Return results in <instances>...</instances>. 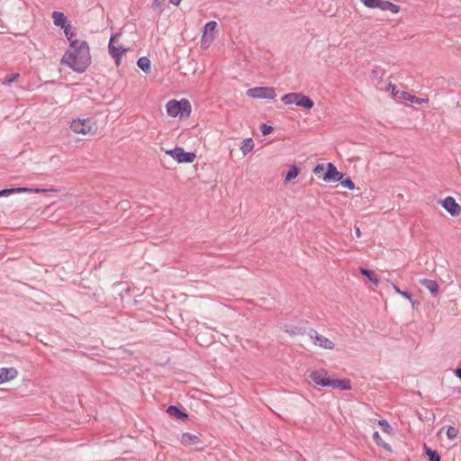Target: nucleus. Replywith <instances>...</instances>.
<instances>
[{
  "instance_id": "obj_1",
  "label": "nucleus",
  "mask_w": 461,
  "mask_h": 461,
  "mask_svg": "<svg viewBox=\"0 0 461 461\" xmlns=\"http://www.w3.org/2000/svg\"><path fill=\"white\" fill-rule=\"evenodd\" d=\"M61 59V64L69 67L77 73H83L91 64L89 46L86 41H82L76 47L70 48Z\"/></svg>"
},
{
  "instance_id": "obj_2",
  "label": "nucleus",
  "mask_w": 461,
  "mask_h": 461,
  "mask_svg": "<svg viewBox=\"0 0 461 461\" xmlns=\"http://www.w3.org/2000/svg\"><path fill=\"white\" fill-rule=\"evenodd\" d=\"M310 378L317 384L323 387L339 388L344 391L352 388L351 382L348 379H331L328 377V373L325 369L312 371L310 374Z\"/></svg>"
},
{
  "instance_id": "obj_3",
  "label": "nucleus",
  "mask_w": 461,
  "mask_h": 461,
  "mask_svg": "<svg viewBox=\"0 0 461 461\" xmlns=\"http://www.w3.org/2000/svg\"><path fill=\"white\" fill-rule=\"evenodd\" d=\"M167 113L171 117H188L191 113V104L188 100H170L166 105Z\"/></svg>"
},
{
  "instance_id": "obj_4",
  "label": "nucleus",
  "mask_w": 461,
  "mask_h": 461,
  "mask_svg": "<svg viewBox=\"0 0 461 461\" xmlns=\"http://www.w3.org/2000/svg\"><path fill=\"white\" fill-rule=\"evenodd\" d=\"M282 102L286 104H296L297 106L310 110L313 107L314 102L303 93H289L281 98Z\"/></svg>"
},
{
  "instance_id": "obj_5",
  "label": "nucleus",
  "mask_w": 461,
  "mask_h": 461,
  "mask_svg": "<svg viewBox=\"0 0 461 461\" xmlns=\"http://www.w3.org/2000/svg\"><path fill=\"white\" fill-rule=\"evenodd\" d=\"M247 95L252 98L267 100H273L276 96L275 88L271 86H257L249 88L247 91Z\"/></svg>"
},
{
  "instance_id": "obj_6",
  "label": "nucleus",
  "mask_w": 461,
  "mask_h": 461,
  "mask_svg": "<svg viewBox=\"0 0 461 461\" xmlns=\"http://www.w3.org/2000/svg\"><path fill=\"white\" fill-rule=\"evenodd\" d=\"M388 89L391 90L392 95L395 98H397V99L408 101V102H411L412 104H421L423 103H428L429 102V99L420 98V97H418L416 95H411L408 92L398 90L396 88V86L393 85L392 83H390L388 85Z\"/></svg>"
},
{
  "instance_id": "obj_7",
  "label": "nucleus",
  "mask_w": 461,
  "mask_h": 461,
  "mask_svg": "<svg viewBox=\"0 0 461 461\" xmlns=\"http://www.w3.org/2000/svg\"><path fill=\"white\" fill-rule=\"evenodd\" d=\"M95 125L91 119L74 120L70 124V129L76 133L86 134L94 133Z\"/></svg>"
},
{
  "instance_id": "obj_8",
  "label": "nucleus",
  "mask_w": 461,
  "mask_h": 461,
  "mask_svg": "<svg viewBox=\"0 0 461 461\" xmlns=\"http://www.w3.org/2000/svg\"><path fill=\"white\" fill-rule=\"evenodd\" d=\"M119 33L113 34L110 38L109 43H108V51L109 54L115 59L116 65H119L121 62V59L122 58V55L126 51V49H124L122 45L115 46L113 44L114 40L119 36Z\"/></svg>"
},
{
  "instance_id": "obj_9",
  "label": "nucleus",
  "mask_w": 461,
  "mask_h": 461,
  "mask_svg": "<svg viewBox=\"0 0 461 461\" xmlns=\"http://www.w3.org/2000/svg\"><path fill=\"white\" fill-rule=\"evenodd\" d=\"M308 335L314 345H317L325 349H333L335 348V344L331 340L319 334L314 330H311Z\"/></svg>"
},
{
  "instance_id": "obj_10",
  "label": "nucleus",
  "mask_w": 461,
  "mask_h": 461,
  "mask_svg": "<svg viewBox=\"0 0 461 461\" xmlns=\"http://www.w3.org/2000/svg\"><path fill=\"white\" fill-rule=\"evenodd\" d=\"M439 203L452 216H459L461 214V205L452 196L440 200Z\"/></svg>"
},
{
  "instance_id": "obj_11",
  "label": "nucleus",
  "mask_w": 461,
  "mask_h": 461,
  "mask_svg": "<svg viewBox=\"0 0 461 461\" xmlns=\"http://www.w3.org/2000/svg\"><path fill=\"white\" fill-rule=\"evenodd\" d=\"M196 158L194 152H186L183 148L176 147L173 158L178 163H193Z\"/></svg>"
},
{
  "instance_id": "obj_12",
  "label": "nucleus",
  "mask_w": 461,
  "mask_h": 461,
  "mask_svg": "<svg viewBox=\"0 0 461 461\" xmlns=\"http://www.w3.org/2000/svg\"><path fill=\"white\" fill-rule=\"evenodd\" d=\"M343 178V174L330 162L327 165V171L322 179L325 182H338Z\"/></svg>"
},
{
  "instance_id": "obj_13",
  "label": "nucleus",
  "mask_w": 461,
  "mask_h": 461,
  "mask_svg": "<svg viewBox=\"0 0 461 461\" xmlns=\"http://www.w3.org/2000/svg\"><path fill=\"white\" fill-rule=\"evenodd\" d=\"M18 376V371L14 367L0 368V384L14 380Z\"/></svg>"
},
{
  "instance_id": "obj_14",
  "label": "nucleus",
  "mask_w": 461,
  "mask_h": 461,
  "mask_svg": "<svg viewBox=\"0 0 461 461\" xmlns=\"http://www.w3.org/2000/svg\"><path fill=\"white\" fill-rule=\"evenodd\" d=\"M63 30L68 41H69L70 48H74L77 46V44L80 43L79 41L75 39L77 31L76 28L71 25V23L64 27Z\"/></svg>"
},
{
  "instance_id": "obj_15",
  "label": "nucleus",
  "mask_w": 461,
  "mask_h": 461,
  "mask_svg": "<svg viewBox=\"0 0 461 461\" xmlns=\"http://www.w3.org/2000/svg\"><path fill=\"white\" fill-rule=\"evenodd\" d=\"M52 18L54 24L62 29L70 23V22L68 21L66 15L62 12L54 11L52 13Z\"/></svg>"
},
{
  "instance_id": "obj_16",
  "label": "nucleus",
  "mask_w": 461,
  "mask_h": 461,
  "mask_svg": "<svg viewBox=\"0 0 461 461\" xmlns=\"http://www.w3.org/2000/svg\"><path fill=\"white\" fill-rule=\"evenodd\" d=\"M420 284L428 289L433 296L438 294V285L435 280L424 278L420 280Z\"/></svg>"
},
{
  "instance_id": "obj_17",
  "label": "nucleus",
  "mask_w": 461,
  "mask_h": 461,
  "mask_svg": "<svg viewBox=\"0 0 461 461\" xmlns=\"http://www.w3.org/2000/svg\"><path fill=\"white\" fill-rule=\"evenodd\" d=\"M180 441L185 446H192L200 443V438L197 435L185 432L181 435Z\"/></svg>"
},
{
  "instance_id": "obj_18",
  "label": "nucleus",
  "mask_w": 461,
  "mask_h": 461,
  "mask_svg": "<svg viewBox=\"0 0 461 461\" xmlns=\"http://www.w3.org/2000/svg\"><path fill=\"white\" fill-rule=\"evenodd\" d=\"M217 27V23L215 21H210L205 23L203 27V41H212V35L208 36L209 32H213Z\"/></svg>"
},
{
  "instance_id": "obj_19",
  "label": "nucleus",
  "mask_w": 461,
  "mask_h": 461,
  "mask_svg": "<svg viewBox=\"0 0 461 461\" xmlns=\"http://www.w3.org/2000/svg\"><path fill=\"white\" fill-rule=\"evenodd\" d=\"M167 414L172 417L176 418L177 420H185L187 419L188 415L181 411L177 406L170 405L167 410Z\"/></svg>"
},
{
  "instance_id": "obj_20",
  "label": "nucleus",
  "mask_w": 461,
  "mask_h": 461,
  "mask_svg": "<svg viewBox=\"0 0 461 461\" xmlns=\"http://www.w3.org/2000/svg\"><path fill=\"white\" fill-rule=\"evenodd\" d=\"M384 2V0H361V3L365 6L368 7V8H372V9H380V10H383Z\"/></svg>"
},
{
  "instance_id": "obj_21",
  "label": "nucleus",
  "mask_w": 461,
  "mask_h": 461,
  "mask_svg": "<svg viewBox=\"0 0 461 461\" xmlns=\"http://www.w3.org/2000/svg\"><path fill=\"white\" fill-rule=\"evenodd\" d=\"M254 148V141L251 138H247L243 140L240 150L242 151L243 155L246 156L249 154Z\"/></svg>"
},
{
  "instance_id": "obj_22",
  "label": "nucleus",
  "mask_w": 461,
  "mask_h": 461,
  "mask_svg": "<svg viewBox=\"0 0 461 461\" xmlns=\"http://www.w3.org/2000/svg\"><path fill=\"white\" fill-rule=\"evenodd\" d=\"M359 271L364 276L368 278L374 285H377L379 284V282H380L379 279L377 278V276L372 270H369V269H366L364 267H360Z\"/></svg>"
},
{
  "instance_id": "obj_23",
  "label": "nucleus",
  "mask_w": 461,
  "mask_h": 461,
  "mask_svg": "<svg viewBox=\"0 0 461 461\" xmlns=\"http://www.w3.org/2000/svg\"><path fill=\"white\" fill-rule=\"evenodd\" d=\"M137 65L145 73H149L150 71V60L148 57L140 58L137 61Z\"/></svg>"
},
{
  "instance_id": "obj_24",
  "label": "nucleus",
  "mask_w": 461,
  "mask_h": 461,
  "mask_svg": "<svg viewBox=\"0 0 461 461\" xmlns=\"http://www.w3.org/2000/svg\"><path fill=\"white\" fill-rule=\"evenodd\" d=\"M300 173V168L299 167L294 165L292 166L289 170L286 172V175H285V181H291L294 178H296L298 176Z\"/></svg>"
},
{
  "instance_id": "obj_25",
  "label": "nucleus",
  "mask_w": 461,
  "mask_h": 461,
  "mask_svg": "<svg viewBox=\"0 0 461 461\" xmlns=\"http://www.w3.org/2000/svg\"><path fill=\"white\" fill-rule=\"evenodd\" d=\"M424 450L426 456L429 457V461H440V456L436 450H432L426 445H424Z\"/></svg>"
},
{
  "instance_id": "obj_26",
  "label": "nucleus",
  "mask_w": 461,
  "mask_h": 461,
  "mask_svg": "<svg viewBox=\"0 0 461 461\" xmlns=\"http://www.w3.org/2000/svg\"><path fill=\"white\" fill-rule=\"evenodd\" d=\"M393 290L395 291V293H397L398 294H401L402 297H404V298L408 299V300L411 303L412 306L414 307V305H415V303H417V301H416V300H413L411 294H410V293H408V292H406V291H402V290H401V289H400L397 285H393Z\"/></svg>"
},
{
  "instance_id": "obj_27",
  "label": "nucleus",
  "mask_w": 461,
  "mask_h": 461,
  "mask_svg": "<svg viewBox=\"0 0 461 461\" xmlns=\"http://www.w3.org/2000/svg\"><path fill=\"white\" fill-rule=\"evenodd\" d=\"M285 331L291 335H303L305 333L304 330L294 325H285Z\"/></svg>"
},
{
  "instance_id": "obj_28",
  "label": "nucleus",
  "mask_w": 461,
  "mask_h": 461,
  "mask_svg": "<svg viewBox=\"0 0 461 461\" xmlns=\"http://www.w3.org/2000/svg\"><path fill=\"white\" fill-rule=\"evenodd\" d=\"M382 11H390L393 14H397L400 11V6L393 3L384 0Z\"/></svg>"
},
{
  "instance_id": "obj_29",
  "label": "nucleus",
  "mask_w": 461,
  "mask_h": 461,
  "mask_svg": "<svg viewBox=\"0 0 461 461\" xmlns=\"http://www.w3.org/2000/svg\"><path fill=\"white\" fill-rule=\"evenodd\" d=\"M19 77H20L19 73L10 74V75H7L5 77L2 83H3V85H10L11 83L15 82Z\"/></svg>"
},
{
  "instance_id": "obj_30",
  "label": "nucleus",
  "mask_w": 461,
  "mask_h": 461,
  "mask_svg": "<svg viewBox=\"0 0 461 461\" xmlns=\"http://www.w3.org/2000/svg\"><path fill=\"white\" fill-rule=\"evenodd\" d=\"M12 190H13V194L30 193V192H34V193L45 192V190H41L39 188L32 189V188H27V187H16V188H12Z\"/></svg>"
},
{
  "instance_id": "obj_31",
  "label": "nucleus",
  "mask_w": 461,
  "mask_h": 461,
  "mask_svg": "<svg viewBox=\"0 0 461 461\" xmlns=\"http://www.w3.org/2000/svg\"><path fill=\"white\" fill-rule=\"evenodd\" d=\"M340 181V185L345 187V188H348V190H353L355 188V184L354 182L351 180L350 177H347V178H342Z\"/></svg>"
},
{
  "instance_id": "obj_32",
  "label": "nucleus",
  "mask_w": 461,
  "mask_h": 461,
  "mask_svg": "<svg viewBox=\"0 0 461 461\" xmlns=\"http://www.w3.org/2000/svg\"><path fill=\"white\" fill-rule=\"evenodd\" d=\"M458 429L453 426H448L447 430V436L449 439H454L457 437Z\"/></svg>"
},
{
  "instance_id": "obj_33",
  "label": "nucleus",
  "mask_w": 461,
  "mask_h": 461,
  "mask_svg": "<svg viewBox=\"0 0 461 461\" xmlns=\"http://www.w3.org/2000/svg\"><path fill=\"white\" fill-rule=\"evenodd\" d=\"M273 131L274 127L271 125H267L266 123L260 125V131L264 136L270 134Z\"/></svg>"
},
{
  "instance_id": "obj_34",
  "label": "nucleus",
  "mask_w": 461,
  "mask_h": 461,
  "mask_svg": "<svg viewBox=\"0 0 461 461\" xmlns=\"http://www.w3.org/2000/svg\"><path fill=\"white\" fill-rule=\"evenodd\" d=\"M378 424L382 427L383 430L385 432H389L392 429L390 424L388 423V421L386 420H380L378 421Z\"/></svg>"
},
{
  "instance_id": "obj_35",
  "label": "nucleus",
  "mask_w": 461,
  "mask_h": 461,
  "mask_svg": "<svg viewBox=\"0 0 461 461\" xmlns=\"http://www.w3.org/2000/svg\"><path fill=\"white\" fill-rule=\"evenodd\" d=\"M324 170V166L322 164H319L313 169L314 174L318 175L319 173Z\"/></svg>"
},
{
  "instance_id": "obj_36",
  "label": "nucleus",
  "mask_w": 461,
  "mask_h": 461,
  "mask_svg": "<svg viewBox=\"0 0 461 461\" xmlns=\"http://www.w3.org/2000/svg\"><path fill=\"white\" fill-rule=\"evenodd\" d=\"M13 194L12 188L0 190V196H4V195H7V194Z\"/></svg>"
},
{
  "instance_id": "obj_37",
  "label": "nucleus",
  "mask_w": 461,
  "mask_h": 461,
  "mask_svg": "<svg viewBox=\"0 0 461 461\" xmlns=\"http://www.w3.org/2000/svg\"><path fill=\"white\" fill-rule=\"evenodd\" d=\"M373 438H374V440H375L377 444H379V441L381 440V438H380V435H379V433H378L377 431H375V432H374Z\"/></svg>"
},
{
  "instance_id": "obj_38",
  "label": "nucleus",
  "mask_w": 461,
  "mask_h": 461,
  "mask_svg": "<svg viewBox=\"0 0 461 461\" xmlns=\"http://www.w3.org/2000/svg\"><path fill=\"white\" fill-rule=\"evenodd\" d=\"M455 375L461 380V367H457L454 370Z\"/></svg>"
},
{
  "instance_id": "obj_39",
  "label": "nucleus",
  "mask_w": 461,
  "mask_h": 461,
  "mask_svg": "<svg viewBox=\"0 0 461 461\" xmlns=\"http://www.w3.org/2000/svg\"><path fill=\"white\" fill-rule=\"evenodd\" d=\"M355 233L357 238H359L361 236V231L358 227H355Z\"/></svg>"
},
{
  "instance_id": "obj_40",
  "label": "nucleus",
  "mask_w": 461,
  "mask_h": 461,
  "mask_svg": "<svg viewBox=\"0 0 461 461\" xmlns=\"http://www.w3.org/2000/svg\"><path fill=\"white\" fill-rule=\"evenodd\" d=\"M170 4L174 5H178L181 2V0H168Z\"/></svg>"
},
{
  "instance_id": "obj_41",
  "label": "nucleus",
  "mask_w": 461,
  "mask_h": 461,
  "mask_svg": "<svg viewBox=\"0 0 461 461\" xmlns=\"http://www.w3.org/2000/svg\"><path fill=\"white\" fill-rule=\"evenodd\" d=\"M175 151V149L167 150L166 153L170 155L173 158V152Z\"/></svg>"
},
{
  "instance_id": "obj_42",
  "label": "nucleus",
  "mask_w": 461,
  "mask_h": 461,
  "mask_svg": "<svg viewBox=\"0 0 461 461\" xmlns=\"http://www.w3.org/2000/svg\"><path fill=\"white\" fill-rule=\"evenodd\" d=\"M155 5H158V0H155Z\"/></svg>"
}]
</instances>
